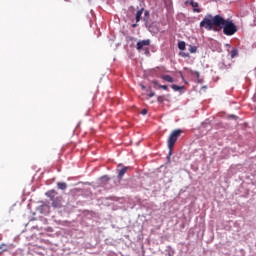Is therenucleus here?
Listing matches in <instances>:
<instances>
[{"label": "nucleus", "mask_w": 256, "mask_h": 256, "mask_svg": "<svg viewBox=\"0 0 256 256\" xmlns=\"http://www.w3.org/2000/svg\"><path fill=\"white\" fill-rule=\"evenodd\" d=\"M200 27H204L207 31H213V27H220L223 29L224 35H235L237 26L231 20H226L221 15L207 14L200 22Z\"/></svg>", "instance_id": "f257e3e1"}, {"label": "nucleus", "mask_w": 256, "mask_h": 256, "mask_svg": "<svg viewBox=\"0 0 256 256\" xmlns=\"http://www.w3.org/2000/svg\"><path fill=\"white\" fill-rule=\"evenodd\" d=\"M181 133H183V130L176 129V130L172 131L171 134L169 135L168 140H167V145H168V149L170 151V155L173 151V147H175V143H177V139H179V137H181Z\"/></svg>", "instance_id": "f03ea898"}, {"label": "nucleus", "mask_w": 256, "mask_h": 256, "mask_svg": "<svg viewBox=\"0 0 256 256\" xmlns=\"http://www.w3.org/2000/svg\"><path fill=\"white\" fill-rule=\"evenodd\" d=\"M59 195L55 190H49L46 192V196L52 201V207L57 208L61 205V200L59 199Z\"/></svg>", "instance_id": "7ed1b4c3"}, {"label": "nucleus", "mask_w": 256, "mask_h": 256, "mask_svg": "<svg viewBox=\"0 0 256 256\" xmlns=\"http://www.w3.org/2000/svg\"><path fill=\"white\" fill-rule=\"evenodd\" d=\"M149 45H151V40H149V39L141 40V41L137 42L136 49L138 51H141V49H143L144 47H149Z\"/></svg>", "instance_id": "20e7f679"}, {"label": "nucleus", "mask_w": 256, "mask_h": 256, "mask_svg": "<svg viewBox=\"0 0 256 256\" xmlns=\"http://www.w3.org/2000/svg\"><path fill=\"white\" fill-rule=\"evenodd\" d=\"M11 249H15V244H5V243L1 244L0 245V250H1L0 255L7 251H11Z\"/></svg>", "instance_id": "39448f33"}, {"label": "nucleus", "mask_w": 256, "mask_h": 256, "mask_svg": "<svg viewBox=\"0 0 256 256\" xmlns=\"http://www.w3.org/2000/svg\"><path fill=\"white\" fill-rule=\"evenodd\" d=\"M190 5L193 7L194 13H201V9H199V3L195 2L194 0H189Z\"/></svg>", "instance_id": "423d86ee"}, {"label": "nucleus", "mask_w": 256, "mask_h": 256, "mask_svg": "<svg viewBox=\"0 0 256 256\" xmlns=\"http://www.w3.org/2000/svg\"><path fill=\"white\" fill-rule=\"evenodd\" d=\"M127 171H129V167H124L121 170H119V172H118L119 181H121L123 179V175H125V173H127Z\"/></svg>", "instance_id": "0eeeda50"}, {"label": "nucleus", "mask_w": 256, "mask_h": 256, "mask_svg": "<svg viewBox=\"0 0 256 256\" xmlns=\"http://www.w3.org/2000/svg\"><path fill=\"white\" fill-rule=\"evenodd\" d=\"M163 81H166L167 83H173L175 80L170 75H162L161 77Z\"/></svg>", "instance_id": "6e6552de"}, {"label": "nucleus", "mask_w": 256, "mask_h": 256, "mask_svg": "<svg viewBox=\"0 0 256 256\" xmlns=\"http://www.w3.org/2000/svg\"><path fill=\"white\" fill-rule=\"evenodd\" d=\"M57 187H58V189H60L61 191H65V189H67V183H65V182H58V183H57Z\"/></svg>", "instance_id": "1a4fd4ad"}, {"label": "nucleus", "mask_w": 256, "mask_h": 256, "mask_svg": "<svg viewBox=\"0 0 256 256\" xmlns=\"http://www.w3.org/2000/svg\"><path fill=\"white\" fill-rule=\"evenodd\" d=\"M141 15H143V8L138 10L136 13V23H139L141 21Z\"/></svg>", "instance_id": "9d476101"}, {"label": "nucleus", "mask_w": 256, "mask_h": 256, "mask_svg": "<svg viewBox=\"0 0 256 256\" xmlns=\"http://www.w3.org/2000/svg\"><path fill=\"white\" fill-rule=\"evenodd\" d=\"M230 55H231V59H235V57L239 55V51L236 48H233L230 52Z\"/></svg>", "instance_id": "9b49d317"}, {"label": "nucleus", "mask_w": 256, "mask_h": 256, "mask_svg": "<svg viewBox=\"0 0 256 256\" xmlns=\"http://www.w3.org/2000/svg\"><path fill=\"white\" fill-rule=\"evenodd\" d=\"M185 47H186V45H185L184 41H180L178 43V49H180V51H185Z\"/></svg>", "instance_id": "f8f14e48"}, {"label": "nucleus", "mask_w": 256, "mask_h": 256, "mask_svg": "<svg viewBox=\"0 0 256 256\" xmlns=\"http://www.w3.org/2000/svg\"><path fill=\"white\" fill-rule=\"evenodd\" d=\"M173 91H181L182 87L181 86H177V84H173L172 86Z\"/></svg>", "instance_id": "ddd939ff"}, {"label": "nucleus", "mask_w": 256, "mask_h": 256, "mask_svg": "<svg viewBox=\"0 0 256 256\" xmlns=\"http://www.w3.org/2000/svg\"><path fill=\"white\" fill-rule=\"evenodd\" d=\"M189 51H190V53H197V47L190 46Z\"/></svg>", "instance_id": "4468645a"}, {"label": "nucleus", "mask_w": 256, "mask_h": 256, "mask_svg": "<svg viewBox=\"0 0 256 256\" xmlns=\"http://www.w3.org/2000/svg\"><path fill=\"white\" fill-rule=\"evenodd\" d=\"M159 89H163L164 91H167L168 87L167 85H159Z\"/></svg>", "instance_id": "2eb2a0df"}, {"label": "nucleus", "mask_w": 256, "mask_h": 256, "mask_svg": "<svg viewBox=\"0 0 256 256\" xmlns=\"http://www.w3.org/2000/svg\"><path fill=\"white\" fill-rule=\"evenodd\" d=\"M181 57H189V54H185V52H180Z\"/></svg>", "instance_id": "dca6fc26"}, {"label": "nucleus", "mask_w": 256, "mask_h": 256, "mask_svg": "<svg viewBox=\"0 0 256 256\" xmlns=\"http://www.w3.org/2000/svg\"><path fill=\"white\" fill-rule=\"evenodd\" d=\"M148 97H155V92H150L149 94H148Z\"/></svg>", "instance_id": "f3484780"}, {"label": "nucleus", "mask_w": 256, "mask_h": 256, "mask_svg": "<svg viewBox=\"0 0 256 256\" xmlns=\"http://www.w3.org/2000/svg\"><path fill=\"white\" fill-rule=\"evenodd\" d=\"M147 114V109H143L142 111H141V115H146Z\"/></svg>", "instance_id": "a211bd4d"}, {"label": "nucleus", "mask_w": 256, "mask_h": 256, "mask_svg": "<svg viewBox=\"0 0 256 256\" xmlns=\"http://www.w3.org/2000/svg\"><path fill=\"white\" fill-rule=\"evenodd\" d=\"M102 179H104L105 181H109V177L107 176H103Z\"/></svg>", "instance_id": "6ab92c4d"}, {"label": "nucleus", "mask_w": 256, "mask_h": 256, "mask_svg": "<svg viewBox=\"0 0 256 256\" xmlns=\"http://www.w3.org/2000/svg\"><path fill=\"white\" fill-rule=\"evenodd\" d=\"M140 87H141V89L143 90V91H145V89H146V87H145V85H140Z\"/></svg>", "instance_id": "aec40b11"}, {"label": "nucleus", "mask_w": 256, "mask_h": 256, "mask_svg": "<svg viewBox=\"0 0 256 256\" xmlns=\"http://www.w3.org/2000/svg\"><path fill=\"white\" fill-rule=\"evenodd\" d=\"M194 75H196V77L199 78V72H194Z\"/></svg>", "instance_id": "412c9836"}, {"label": "nucleus", "mask_w": 256, "mask_h": 256, "mask_svg": "<svg viewBox=\"0 0 256 256\" xmlns=\"http://www.w3.org/2000/svg\"><path fill=\"white\" fill-rule=\"evenodd\" d=\"M153 84H154V85H159V82L153 81Z\"/></svg>", "instance_id": "4be33fe9"}, {"label": "nucleus", "mask_w": 256, "mask_h": 256, "mask_svg": "<svg viewBox=\"0 0 256 256\" xmlns=\"http://www.w3.org/2000/svg\"><path fill=\"white\" fill-rule=\"evenodd\" d=\"M132 27H133V28L137 27V24H132Z\"/></svg>", "instance_id": "5701e85b"}, {"label": "nucleus", "mask_w": 256, "mask_h": 256, "mask_svg": "<svg viewBox=\"0 0 256 256\" xmlns=\"http://www.w3.org/2000/svg\"><path fill=\"white\" fill-rule=\"evenodd\" d=\"M213 30H214V31H219V29H217V28H214Z\"/></svg>", "instance_id": "b1692460"}]
</instances>
